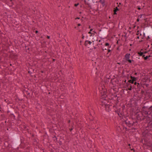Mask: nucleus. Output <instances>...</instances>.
Wrapping results in <instances>:
<instances>
[{
	"label": "nucleus",
	"instance_id": "f257e3e1",
	"mask_svg": "<svg viewBox=\"0 0 152 152\" xmlns=\"http://www.w3.org/2000/svg\"><path fill=\"white\" fill-rule=\"evenodd\" d=\"M130 54L127 53L125 54L124 59L126 63H128L129 64H132L134 63V61L130 59Z\"/></svg>",
	"mask_w": 152,
	"mask_h": 152
},
{
	"label": "nucleus",
	"instance_id": "f03ea898",
	"mask_svg": "<svg viewBox=\"0 0 152 152\" xmlns=\"http://www.w3.org/2000/svg\"><path fill=\"white\" fill-rule=\"evenodd\" d=\"M99 89L102 95V98L103 99L105 98L107 96L106 89L103 87L101 88L99 87Z\"/></svg>",
	"mask_w": 152,
	"mask_h": 152
},
{
	"label": "nucleus",
	"instance_id": "7ed1b4c3",
	"mask_svg": "<svg viewBox=\"0 0 152 152\" xmlns=\"http://www.w3.org/2000/svg\"><path fill=\"white\" fill-rule=\"evenodd\" d=\"M105 107L106 110L107 111H109L111 108V106H110L108 104H106L105 105Z\"/></svg>",
	"mask_w": 152,
	"mask_h": 152
},
{
	"label": "nucleus",
	"instance_id": "20e7f679",
	"mask_svg": "<svg viewBox=\"0 0 152 152\" xmlns=\"http://www.w3.org/2000/svg\"><path fill=\"white\" fill-rule=\"evenodd\" d=\"M127 87L128 88L129 86H130V87H129V88H128V89H126V90L127 91L128 90H132V86L131 85H130V84H129L127 83Z\"/></svg>",
	"mask_w": 152,
	"mask_h": 152
},
{
	"label": "nucleus",
	"instance_id": "39448f33",
	"mask_svg": "<svg viewBox=\"0 0 152 152\" xmlns=\"http://www.w3.org/2000/svg\"><path fill=\"white\" fill-rule=\"evenodd\" d=\"M131 78L132 80L133 81V82L134 81H136L137 79L136 77H132V76H131Z\"/></svg>",
	"mask_w": 152,
	"mask_h": 152
},
{
	"label": "nucleus",
	"instance_id": "423d86ee",
	"mask_svg": "<svg viewBox=\"0 0 152 152\" xmlns=\"http://www.w3.org/2000/svg\"><path fill=\"white\" fill-rule=\"evenodd\" d=\"M92 43V42L90 41H86L85 42L86 44H87L88 43L91 45Z\"/></svg>",
	"mask_w": 152,
	"mask_h": 152
},
{
	"label": "nucleus",
	"instance_id": "0eeeda50",
	"mask_svg": "<svg viewBox=\"0 0 152 152\" xmlns=\"http://www.w3.org/2000/svg\"><path fill=\"white\" fill-rule=\"evenodd\" d=\"M95 33H96V32L95 31H93L92 32L91 35H90V36H94V35Z\"/></svg>",
	"mask_w": 152,
	"mask_h": 152
},
{
	"label": "nucleus",
	"instance_id": "6e6552de",
	"mask_svg": "<svg viewBox=\"0 0 152 152\" xmlns=\"http://www.w3.org/2000/svg\"><path fill=\"white\" fill-rule=\"evenodd\" d=\"M138 54L140 56H142L143 54V53L142 52H138Z\"/></svg>",
	"mask_w": 152,
	"mask_h": 152
},
{
	"label": "nucleus",
	"instance_id": "1a4fd4ad",
	"mask_svg": "<svg viewBox=\"0 0 152 152\" xmlns=\"http://www.w3.org/2000/svg\"><path fill=\"white\" fill-rule=\"evenodd\" d=\"M128 82H129V83H132L133 84V83H134V82H133V81L132 80H129V81H128Z\"/></svg>",
	"mask_w": 152,
	"mask_h": 152
},
{
	"label": "nucleus",
	"instance_id": "9d476101",
	"mask_svg": "<svg viewBox=\"0 0 152 152\" xmlns=\"http://www.w3.org/2000/svg\"><path fill=\"white\" fill-rule=\"evenodd\" d=\"M119 10L118 9V8L117 7H116L115 8L114 10V11L117 12V11Z\"/></svg>",
	"mask_w": 152,
	"mask_h": 152
},
{
	"label": "nucleus",
	"instance_id": "9b49d317",
	"mask_svg": "<svg viewBox=\"0 0 152 152\" xmlns=\"http://www.w3.org/2000/svg\"><path fill=\"white\" fill-rule=\"evenodd\" d=\"M149 110L150 111H151L152 112V106L149 108Z\"/></svg>",
	"mask_w": 152,
	"mask_h": 152
},
{
	"label": "nucleus",
	"instance_id": "f8f14e48",
	"mask_svg": "<svg viewBox=\"0 0 152 152\" xmlns=\"http://www.w3.org/2000/svg\"><path fill=\"white\" fill-rule=\"evenodd\" d=\"M148 58V56H146L144 57V59L145 60H147Z\"/></svg>",
	"mask_w": 152,
	"mask_h": 152
},
{
	"label": "nucleus",
	"instance_id": "ddd939ff",
	"mask_svg": "<svg viewBox=\"0 0 152 152\" xmlns=\"http://www.w3.org/2000/svg\"><path fill=\"white\" fill-rule=\"evenodd\" d=\"M109 45V44L108 43H106L105 44V45L106 46H108Z\"/></svg>",
	"mask_w": 152,
	"mask_h": 152
},
{
	"label": "nucleus",
	"instance_id": "4468645a",
	"mask_svg": "<svg viewBox=\"0 0 152 152\" xmlns=\"http://www.w3.org/2000/svg\"><path fill=\"white\" fill-rule=\"evenodd\" d=\"M78 4H75V7H77V6H78Z\"/></svg>",
	"mask_w": 152,
	"mask_h": 152
},
{
	"label": "nucleus",
	"instance_id": "2eb2a0df",
	"mask_svg": "<svg viewBox=\"0 0 152 152\" xmlns=\"http://www.w3.org/2000/svg\"><path fill=\"white\" fill-rule=\"evenodd\" d=\"M92 32L91 31L88 32V34H91V35Z\"/></svg>",
	"mask_w": 152,
	"mask_h": 152
},
{
	"label": "nucleus",
	"instance_id": "dca6fc26",
	"mask_svg": "<svg viewBox=\"0 0 152 152\" xmlns=\"http://www.w3.org/2000/svg\"><path fill=\"white\" fill-rule=\"evenodd\" d=\"M110 51L111 50L110 49H108V53L110 52Z\"/></svg>",
	"mask_w": 152,
	"mask_h": 152
},
{
	"label": "nucleus",
	"instance_id": "f3484780",
	"mask_svg": "<svg viewBox=\"0 0 152 152\" xmlns=\"http://www.w3.org/2000/svg\"><path fill=\"white\" fill-rule=\"evenodd\" d=\"M93 30V29H90V31H91V32H92L93 31H92Z\"/></svg>",
	"mask_w": 152,
	"mask_h": 152
},
{
	"label": "nucleus",
	"instance_id": "a211bd4d",
	"mask_svg": "<svg viewBox=\"0 0 152 152\" xmlns=\"http://www.w3.org/2000/svg\"><path fill=\"white\" fill-rule=\"evenodd\" d=\"M114 14H116V12H115V11H114Z\"/></svg>",
	"mask_w": 152,
	"mask_h": 152
},
{
	"label": "nucleus",
	"instance_id": "6ab92c4d",
	"mask_svg": "<svg viewBox=\"0 0 152 152\" xmlns=\"http://www.w3.org/2000/svg\"><path fill=\"white\" fill-rule=\"evenodd\" d=\"M84 36H83V35H82V38L83 39H84Z\"/></svg>",
	"mask_w": 152,
	"mask_h": 152
},
{
	"label": "nucleus",
	"instance_id": "aec40b11",
	"mask_svg": "<svg viewBox=\"0 0 152 152\" xmlns=\"http://www.w3.org/2000/svg\"><path fill=\"white\" fill-rule=\"evenodd\" d=\"M137 84V82H135V83H134V84L135 85H136Z\"/></svg>",
	"mask_w": 152,
	"mask_h": 152
},
{
	"label": "nucleus",
	"instance_id": "412c9836",
	"mask_svg": "<svg viewBox=\"0 0 152 152\" xmlns=\"http://www.w3.org/2000/svg\"><path fill=\"white\" fill-rule=\"evenodd\" d=\"M81 25V24H78V26H80Z\"/></svg>",
	"mask_w": 152,
	"mask_h": 152
},
{
	"label": "nucleus",
	"instance_id": "4be33fe9",
	"mask_svg": "<svg viewBox=\"0 0 152 152\" xmlns=\"http://www.w3.org/2000/svg\"><path fill=\"white\" fill-rule=\"evenodd\" d=\"M107 49L106 48H105V49H102V50H107Z\"/></svg>",
	"mask_w": 152,
	"mask_h": 152
},
{
	"label": "nucleus",
	"instance_id": "5701e85b",
	"mask_svg": "<svg viewBox=\"0 0 152 152\" xmlns=\"http://www.w3.org/2000/svg\"><path fill=\"white\" fill-rule=\"evenodd\" d=\"M47 38H48V39H49L50 38V37L48 36H47Z\"/></svg>",
	"mask_w": 152,
	"mask_h": 152
},
{
	"label": "nucleus",
	"instance_id": "b1692460",
	"mask_svg": "<svg viewBox=\"0 0 152 152\" xmlns=\"http://www.w3.org/2000/svg\"><path fill=\"white\" fill-rule=\"evenodd\" d=\"M137 21H138H138H139V19H137Z\"/></svg>",
	"mask_w": 152,
	"mask_h": 152
},
{
	"label": "nucleus",
	"instance_id": "393cba45",
	"mask_svg": "<svg viewBox=\"0 0 152 152\" xmlns=\"http://www.w3.org/2000/svg\"><path fill=\"white\" fill-rule=\"evenodd\" d=\"M80 19V18H76L75 19Z\"/></svg>",
	"mask_w": 152,
	"mask_h": 152
},
{
	"label": "nucleus",
	"instance_id": "a878e982",
	"mask_svg": "<svg viewBox=\"0 0 152 152\" xmlns=\"http://www.w3.org/2000/svg\"><path fill=\"white\" fill-rule=\"evenodd\" d=\"M138 9L139 10H140V7H139L138 8Z\"/></svg>",
	"mask_w": 152,
	"mask_h": 152
},
{
	"label": "nucleus",
	"instance_id": "bb28decb",
	"mask_svg": "<svg viewBox=\"0 0 152 152\" xmlns=\"http://www.w3.org/2000/svg\"><path fill=\"white\" fill-rule=\"evenodd\" d=\"M38 32V31H36V33H37Z\"/></svg>",
	"mask_w": 152,
	"mask_h": 152
},
{
	"label": "nucleus",
	"instance_id": "cd10ccee",
	"mask_svg": "<svg viewBox=\"0 0 152 152\" xmlns=\"http://www.w3.org/2000/svg\"><path fill=\"white\" fill-rule=\"evenodd\" d=\"M72 129H70V131H71L72 130Z\"/></svg>",
	"mask_w": 152,
	"mask_h": 152
},
{
	"label": "nucleus",
	"instance_id": "c85d7f7f",
	"mask_svg": "<svg viewBox=\"0 0 152 152\" xmlns=\"http://www.w3.org/2000/svg\"><path fill=\"white\" fill-rule=\"evenodd\" d=\"M129 146H130V144H129Z\"/></svg>",
	"mask_w": 152,
	"mask_h": 152
},
{
	"label": "nucleus",
	"instance_id": "c756f323",
	"mask_svg": "<svg viewBox=\"0 0 152 152\" xmlns=\"http://www.w3.org/2000/svg\"><path fill=\"white\" fill-rule=\"evenodd\" d=\"M148 38H150L149 36L148 37Z\"/></svg>",
	"mask_w": 152,
	"mask_h": 152
},
{
	"label": "nucleus",
	"instance_id": "7c9ffc66",
	"mask_svg": "<svg viewBox=\"0 0 152 152\" xmlns=\"http://www.w3.org/2000/svg\"><path fill=\"white\" fill-rule=\"evenodd\" d=\"M11 1H12V0H10Z\"/></svg>",
	"mask_w": 152,
	"mask_h": 152
},
{
	"label": "nucleus",
	"instance_id": "2f4dec72",
	"mask_svg": "<svg viewBox=\"0 0 152 152\" xmlns=\"http://www.w3.org/2000/svg\"><path fill=\"white\" fill-rule=\"evenodd\" d=\"M89 28H90V26H89Z\"/></svg>",
	"mask_w": 152,
	"mask_h": 152
},
{
	"label": "nucleus",
	"instance_id": "473e14b6",
	"mask_svg": "<svg viewBox=\"0 0 152 152\" xmlns=\"http://www.w3.org/2000/svg\"><path fill=\"white\" fill-rule=\"evenodd\" d=\"M137 84H138V85H139V83H138Z\"/></svg>",
	"mask_w": 152,
	"mask_h": 152
},
{
	"label": "nucleus",
	"instance_id": "72a5a7b5",
	"mask_svg": "<svg viewBox=\"0 0 152 152\" xmlns=\"http://www.w3.org/2000/svg\"><path fill=\"white\" fill-rule=\"evenodd\" d=\"M75 28H76L77 27H75Z\"/></svg>",
	"mask_w": 152,
	"mask_h": 152
},
{
	"label": "nucleus",
	"instance_id": "f704fd0d",
	"mask_svg": "<svg viewBox=\"0 0 152 152\" xmlns=\"http://www.w3.org/2000/svg\"><path fill=\"white\" fill-rule=\"evenodd\" d=\"M103 87H104V86H103Z\"/></svg>",
	"mask_w": 152,
	"mask_h": 152
}]
</instances>
